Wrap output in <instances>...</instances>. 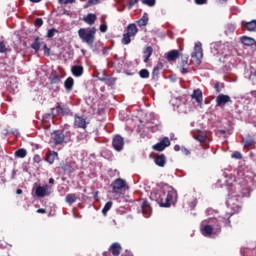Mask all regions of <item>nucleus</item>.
I'll return each instance as SVG.
<instances>
[{
  "mask_svg": "<svg viewBox=\"0 0 256 256\" xmlns=\"http://www.w3.org/2000/svg\"><path fill=\"white\" fill-rule=\"evenodd\" d=\"M151 199H155L156 203L160 207H171L177 203V191L173 187L167 190H159L158 192L151 194Z\"/></svg>",
  "mask_w": 256,
  "mask_h": 256,
  "instance_id": "obj_1",
  "label": "nucleus"
},
{
  "mask_svg": "<svg viewBox=\"0 0 256 256\" xmlns=\"http://www.w3.org/2000/svg\"><path fill=\"white\" fill-rule=\"evenodd\" d=\"M96 32L97 30L95 28H81L78 30V35L83 43H86L89 47H93Z\"/></svg>",
  "mask_w": 256,
  "mask_h": 256,
  "instance_id": "obj_2",
  "label": "nucleus"
},
{
  "mask_svg": "<svg viewBox=\"0 0 256 256\" xmlns=\"http://www.w3.org/2000/svg\"><path fill=\"white\" fill-rule=\"evenodd\" d=\"M52 117H57V115H61V117H67L71 115V108L63 102H58L55 108L51 109Z\"/></svg>",
  "mask_w": 256,
  "mask_h": 256,
  "instance_id": "obj_3",
  "label": "nucleus"
},
{
  "mask_svg": "<svg viewBox=\"0 0 256 256\" xmlns=\"http://www.w3.org/2000/svg\"><path fill=\"white\" fill-rule=\"evenodd\" d=\"M201 59H203V44L197 42L194 46V51L191 54V63H194V65H201Z\"/></svg>",
  "mask_w": 256,
  "mask_h": 256,
  "instance_id": "obj_4",
  "label": "nucleus"
},
{
  "mask_svg": "<svg viewBox=\"0 0 256 256\" xmlns=\"http://www.w3.org/2000/svg\"><path fill=\"white\" fill-rule=\"evenodd\" d=\"M202 235L204 237H211V235H219L221 233V225H204L201 229Z\"/></svg>",
  "mask_w": 256,
  "mask_h": 256,
  "instance_id": "obj_5",
  "label": "nucleus"
},
{
  "mask_svg": "<svg viewBox=\"0 0 256 256\" xmlns=\"http://www.w3.org/2000/svg\"><path fill=\"white\" fill-rule=\"evenodd\" d=\"M112 146L115 151L121 152L123 151L125 147V138H123L121 135L116 134L112 138Z\"/></svg>",
  "mask_w": 256,
  "mask_h": 256,
  "instance_id": "obj_6",
  "label": "nucleus"
},
{
  "mask_svg": "<svg viewBox=\"0 0 256 256\" xmlns=\"http://www.w3.org/2000/svg\"><path fill=\"white\" fill-rule=\"evenodd\" d=\"M231 217H233V213H227L225 216L212 219V223H216V225H220V227L221 224H223L224 227H231Z\"/></svg>",
  "mask_w": 256,
  "mask_h": 256,
  "instance_id": "obj_7",
  "label": "nucleus"
},
{
  "mask_svg": "<svg viewBox=\"0 0 256 256\" xmlns=\"http://www.w3.org/2000/svg\"><path fill=\"white\" fill-rule=\"evenodd\" d=\"M189 55L181 54L178 61V67L181 73H189Z\"/></svg>",
  "mask_w": 256,
  "mask_h": 256,
  "instance_id": "obj_8",
  "label": "nucleus"
},
{
  "mask_svg": "<svg viewBox=\"0 0 256 256\" xmlns=\"http://www.w3.org/2000/svg\"><path fill=\"white\" fill-rule=\"evenodd\" d=\"M122 249L123 248L121 247V244H119V242H115V243L111 244L108 251L103 252V256H111V254L113 256H119V255H121Z\"/></svg>",
  "mask_w": 256,
  "mask_h": 256,
  "instance_id": "obj_9",
  "label": "nucleus"
},
{
  "mask_svg": "<svg viewBox=\"0 0 256 256\" xmlns=\"http://www.w3.org/2000/svg\"><path fill=\"white\" fill-rule=\"evenodd\" d=\"M88 124H89V121H87V118H83V116H79V114L74 115L75 129H87Z\"/></svg>",
  "mask_w": 256,
  "mask_h": 256,
  "instance_id": "obj_10",
  "label": "nucleus"
},
{
  "mask_svg": "<svg viewBox=\"0 0 256 256\" xmlns=\"http://www.w3.org/2000/svg\"><path fill=\"white\" fill-rule=\"evenodd\" d=\"M36 197H48L51 195V186L45 184L43 186H37L35 189Z\"/></svg>",
  "mask_w": 256,
  "mask_h": 256,
  "instance_id": "obj_11",
  "label": "nucleus"
},
{
  "mask_svg": "<svg viewBox=\"0 0 256 256\" xmlns=\"http://www.w3.org/2000/svg\"><path fill=\"white\" fill-rule=\"evenodd\" d=\"M226 103H233L231 97L229 95L220 94L216 97V106L217 107H225Z\"/></svg>",
  "mask_w": 256,
  "mask_h": 256,
  "instance_id": "obj_12",
  "label": "nucleus"
},
{
  "mask_svg": "<svg viewBox=\"0 0 256 256\" xmlns=\"http://www.w3.org/2000/svg\"><path fill=\"white\" fill-rule=\"evenodd\" d=\"M52 135V140L55 145H63V143H65V134H63L61 130H55Z\"/></svg>",
  "mask_w": 256,
  "mask_h": 256,
  "instance_id": "obj_13",
  "label": "nucleus"
},
{
  "mask_svg": "<svg viewBox=\"0 0 256 256\" xmlns=\"http://www.w3.org/2000/svg\"><path fill=\"white\" fill-rule=\"evenodd\" d=\"M171 145V141L168 137H164L160 142L153 146L154 151H165L167 147Z\"/></svg>",
  "mask_w": 256,
  "mask_h": 256,
  "instance_id": "obj_14",
  "label": "nucleus"
},
{
  "mask_svg": "<svg viewBox=\"0 0 256 256\" xmlns=\"http://www.w3.org/2000/svg\"><path fill=\"white\" fill-rule=\"evenodd\" d=\"M99 81H103L105 85H108V87H115V83H117V78L107 76V74L103 73V77L99 78Z\"/></svg>",
  "mask_w": 256,
  "mask_h": 256,
  "instance_id": "obj_15",
  "label": "nucleus"
},
{
  "mask_svg": "<svg viewBox=\"0 0 256 256\" xmlns=\"http://www.w3.org/2000/svg\"><path fill=\"white\" fill-rule=\"evenodd\" d=\"M181 53L179 52V50H171L168 53H166V59L169 63H171L172 61H176L181 57Z\"/></svg>",
  "mask_w": 256,
  "mask_h": 256,
  "instance_id": "obj_16",
  "label": "nucleus"
},
{
  "mask_svg": "<svg viewBox=\"0 0 256 256\" xmlns=\"http://www.w3.org/2000/svg\"><path fill=\"white\" fill-rule=\"evenodd\" d=\"M154 163L158 167H165L167 164V157H165V154H157L154 158Z\"/></svg>",
  "mask_w": 256,
  "mask_h": 256,
  "instance_id": "obj_17",
  "label": "nucleus"
},
{
  "mask_svg": "<svg viewBox=\"0 0 256 256\" xmlns=\"http://www.w3.org/2000/svg\"><path fill=\"white\" fill-rule=\"evenodd\" d=\"M126 183L125 180L118 178L113 183V193H119L121 189H124Z\"/></svg>",
  "mask_w": 256,
  "mask_h": 256,
  "instance_id": "obj_18",
  "label": "nucleus"
},
{
  "mask_svg": "<svg viewBox=\"0 0 256 256\" xmlns=\"http://www.w3.org/2000/svg\"><path fill=\"white\" fill-rule=\"evenodd\" d=\"M141 210L143 215H146L147 217H149V215H151L153 209L151 208V204L149 203V201L147 200H143L142 204H141Z\"/></svg>",
  "mask_w": 256,
  "mask_h": 256,
  "instance_id": "obj_19",
  "label": "nucleus"
},
{
  "mask_svg": "<svg viewBox=\"0 0 256 256\" xmlns=\"http://www.w3.org/2000/svg\"><path fill=\"white\" fill-rule=\"evenodd\" d=\"M192 99H195L198 105H203V92L201 89H195L191 95Z\"/></svg>",
  "mask_w": 256,
  "mask_h": 256,
  "instance_id": "obj_20",
  "label": "nucleus"
},
{
  "mask_svg": "<svg viewBox=\"0 0 256 256\" xmlns=\"http://www.w3.org/2000/svg\"><path fill=\"white\" fill-rule=\"evenodd\" d=\"M139 33V29L137 28V24L132 23L129 24L126 28V34L130 35V37H135Z\"/></svg>",
  "mask_w": 256,
  "mask_h": 256,
  "instance_id": "obj_21",
  "label": "nucleus"
},
{
  "mask_svg": "<svg viewBox=\"0 0 256 256\" xmlns=\"http://www.w3.org/2000/svg\"><path fill=\"white\" fill-rule=\"evenodd\" d=\"M60 169L63 171L64 175H71V173L75 172V168L65 162L60 164Z\"/></svg>",
  "mask_w": 256,
  "mask_h": 256,
  "instance_id": "obj_22",
  "label": "nucleus"
},
{
  "mask_svg": "<svg viewBox=\"0 0 256 256\" xmlns=\"http://www.w3.org/2000/svg\"><path fill=\"white\" fill-rule=\"evenodd\" d=\"M163 69V63L159 62L152 70V79H154V81H157V79H159V73L160 71Z\"/></svg>",
  "mask_w": 256,
  "mask_h": 256,
  "instance_id": "obj_23",
  "label": "nucleus"
},
{
  "mask_svg": "<svg viewBox=\"0 0 256 256\" xmlns=\"http://www.w3.org/2000/svg\"><path fill=\"white\" fill-rule=\"evenodd\" d=\"M240 41L242 45H246L247 47H252V45H255V39L249 36H242L240 38Z\"/></svg>",
  "mask_w": 256,
  "mask_h": 256,
  "instance_id": "obj_24",
  "label": "nucleus"
},
{
  "mask_svg": "<svg viewBox=\"0 0 256 256\" xmlns=\"http://www.w3.org/2000/svg\"><path fill=\"white\" fill-rule=\"evenodd\" d=\"M243 143L245 149H251V147H255L256 145L255 139L251 136H247L245 139H243Z\"/></svg>",
  "mask_w": 256,
  "mask_h": 256,
  "instance_id": "obj_25",
  "label": "nucleus"
},
{
  "mask_svg": "<svg viewBox=\"0 0 256 256\" xmlns=\"http://www.w3.org/2000/svg\"><path fill=\"white\" fill-rule=\"evenodd\" d=\"M84 23H87V25H94L97 21V15L93 13H89L87 16L83 18Z\"/></svg>",
  "mask_w": 256,
  "mask_h": 256,
  "instance_id": "obj_26",
  "label": "nucleus"
},
{
  "mask_svg": "<svg viewBox=\"0 0 256 256\" xmlns=\"http://www.w3.org/2000/svg\"><path fill=\"white\" fill-rule=\"evenodd\" d=\"M71 71L74 77H81V75H83L84 69H83V66L74 65L72 66Z\"/></svg>",
  "mask_w": 256,
  "mask_h": 256,
  "instance_id": "obj_27",
  "label": "nucleus"
},
{
  "mask_svg": "<svg viewBox=\"0 0 256 256\" xmlns=\"http://www.w3.org/2000/svg\"><path fill=\"white\" fill-rule=\"evenodd\" d=\"M242 27H246L247 31H256V20L250 22L242 21Z\"/></svg>",
  "mask_w": 256,
  "mask_h": 256,
  "instance_id": "obj_28",
  "label": "nucleus"
},
{
  "mask_svg": "<svg viewBox=\"0 0 256 256\" xmlns=\"http://www.w3.org/2000/svg\"><path fill=\"white\" fill-rule=\"evenodd\" d=\"M151 55H153V47L147 46L146 49L143 51L144 63H149Z\"/></svg>",
  "mask_w": 256,
  "mask_h": 256,
  "instance_id": "obj_29",
  "label": "nucleus"
},
{
  "mask_svg": "<svg viewBox=\"0 0 256 256\" xmlns=\"http://www.w3.org/2000/svg\"><path fill=\"white\" fill-rule=\"evenodd\" d=\"M41 39L39 36H36L34 42L31 44V48L34 49L35 53H39V49H41Z\"/></svg>",
  "mask_w": 256,
  "mask_h": 256,
  "instance_id": "obj_30",
  "label": "nucleus"
},
{
  "mask_svg": "<svg viewBox=\"0 0 256 256\" xmlns=\"http://www.w3.org/2000/svg\"><path fill=\"white\" fill-rule=\"evenodd\" d=\"M73 85H75V80L73 79V77H68L64 81V87L66 91H73Z\"/></svg>",
  "mask_w": 256,
  "mask_h": 256,
  "instance_id": "obj_31",
  "label": "nucleus"
},
{
  "mask_svg": "<svg viewBox=\"0 0 256 256\" xmlns=\"http://www.w3.org/2000/svg\"><path fill=\"white\" fill-rule=\"evenodd\" d=\"M51 85H57L61 83V79L59 78V75L57 74V71H52L51 78H50Z\"/></svg>",
  "mask_w": 256,
  "mask_h": 256,
  "instance_id": "obj_32",
  "label": "nucleus"
},
{
  "mask_svg": "<svg viewBox=\"0 0 256 256\" xmlns=\"http://www.w3.org/2000/svg\"><path fill=\"white\" fill-rule=\"evenodd\" d=\"M57 155V152L48 151V153L46 154L47 163H50V165L55 163V158L57 157Z\"/></svg>",
  "mask_w": 256,
  "mask_h": 256,
  "instance_id": "obj_33",
  "label": "nucleus"
},
{
  "mask_svg": "<svg viewBox=\"0 0 256 256\" xmlns=\"http://www.w3.org/2000/svg\"><path fill=\"white\" fill-rule=\"evenodd\" d=\"M65 201L66 203H68V205H73V203H75L77 201V194H67L65 197Z\"/></svg>",
  "mask_w": 256,
  "mask_h": 256,
  "instance_id": "obj_34",
  "label": "nucleus"
},
{
  "mask_svg": "<svg viewBox=\"0 0 256 256\" xmlns=\"http://www.w3.org/2000/svg\"><path fill=\"white\" fill-rule=\"evenodd\" d=\"M15 157L18 159H25L27 157V150L25 148H20L14 153Z\"/></svg>",
  "mask_w": 256,
  "mask_h": 256,
  "instance_id": "obj_35",
  "label": "nucleus"
},
{
  "mask_svg": "<svg viewBox=\"0 0 256 256\" xmlns=\"http://www.w3.org/2000/svg\"><path fill=\"white\" fill-rule=\"evenodd\" d=\"M147 23H149L147 14H144L143 17L137 21L138 27H146Z\"/></svg>",
  "mask_w": 256,
  "mask_h": 256,
  "instance_id": "obj_36",
  "label": "nucleus"
},
{
  "mask_svg": "<svg viewBox=\"0 0 256 256\" xmlns=\"http://www.w3.org/2000/svg\"><path fill=\"white\" fill-rule=\"evenodd\" d=\"M111 207H113V202L112 201H108L103 209H102V214L104 215V217H107V213H109V211H111Z\"/></svg>",
  "mask_w": 256,
  "mask_h": 256,
  "instance_id": "obj_37",
  "label": "nucleus"
},
{
  "mask_svg": "<svg viewBox=\"0 0 256 256\" xmlns=\"http://www.w3.org/2000/svg\"><path fill=\"white\" fill-rule=\"evenodd\" d=\"M131 37L133 36L127 33L123 34L122 40H121L122 45H129V43H131Z\"/></svg>",
  "mask_w": 256,
  "mask_h": 256,
  "instance_id": "obj_38",
  "label": "nucleus"
},
{
  "mask_svg": "<svg viewBox=\"0 0 256 256\" xmlns=\"http://www.w3.org/2000/svg\"><path fill=\"white\" fill-rule=\"evenodd\" d=\"M194 139L196 141H199V143H205V141H207V135H205V134H195Z\"/></svg>",
  "mask_w": 256,
  "mask_h": 256,
  "instance_id": "obj_39",
  "label": "nucleus"
},
{
  "mask_svg": "<svg viewBox=\"0 0 256 256\" xmlns=\"http://www.w3.org/2000/svg\"><path fill=\"white\" fill-rule=\"evenodd\" d=\"M227 203L228 205H236L237 207H239V205H237L239 203V200H237V197L235 196H229L227 198Z\"/></svg>",
  "mask_w": 256,
  "mask_h": 256,
  "instance_id": "obj_40",
  "label": "nucleus"
},
{
  "mask_svg": "<svg viewBox=\"0 0 256 256\" xmlns=\"http://www.w3.org/2000/svg\"><path fill=\"white\" fill-rule=\"evenodd\" d=\"M59 33V30L55 29V28H52L50 30H48L47 32V39H52V37H55V34Z\"/></svg>",
  "mask_w": 256,
  "mask_h": 256,
  "instance_id": "obj_41",
  "label": "nucleus"
},
{
  "mask_svg": "<svg viewBox=\"0 0 256 256\" xmlns=\"http://www.w3.org/2000/svg\"><path fill=\"white\" fill-rule=\"evenodd\" d=\"M139 76L141 77V79H149V70L147 69L140 70Z\"/></svg>",
  "mask_w": 256,
  "mask_h": 256,
  "instance_id": "obj_42",
  "label": "nucleus"
},
{
  "mask_svg": "<svg viewBox=\"0 0 256 256\" xmlns=\"http://www.w3.org/2000/svg\"><path fill=\"white\" fill-rule=\"evenodd\" d=\"M225 88V84L221 83V82H216L214 85V89L216 91V93H221V90Z\"/></svg>",
  "mask_w": 256,
  "mask_h": 256,
  "instance_id": "obj_43",
  "label": "nucleus"
},
{
  "mask_svg": "<svg viewBox=\"0 0 256 256\" xmlns=\"http://www.w3.org/2000/svg\"><path fill=\"white\" fill-rule=\"evenodd\" d=\"M43 51L46 57H49V55H51V49L47 46V44L43 45Z\"/></svg>",
  "mask_w": 256,
  "mask_h": 256,
  "instance_id": "obj_44",
  "label": "nucleus"
},
{
  "mask_svg": "<svg viewBox=\"0 0 256 256\" xmlns=\"http://www.w3.org/2000/svg\"><path fill=\"white\" fill-rule=\"evenodd\" d=\"M35 27H43V18H36L34 22Z\"/></svg>",
  "mask_w": 256,
  "mask_h": 256,
  "instance_id": "obj_45",
  "label": "nucleus"
},
{
  "mask_svg": "<svg viewBox=\"0 0 256 256\" xmlns=\"http://www.w3.org/2000/svg\"><path fill=\"white\" fill-rule=\"evenodd\" d=\"M232 159H243V155L241 154V152L235 151V152L232 154Z\"/></svg>",
  "mask_w": 256,
  "mask_h": 256,
  "instance_id": "obj_46",
  "label": "nucleus"
},
{
  "mask_svg": "<svg viewBox=\"0 0 256 256\" xmlns=\"http://www.w3.org/2000/svg\"><path fill=\"white\" fill-rule=\"evenodd\" d=\"M144 5H148V7H153L155 5V0H142Z\"/></svg>",
  "mask_w": 256,
  "mask_h": 256,
  "instance_id": "obj_47",
  "label": "nucleus"
},
{
  "mask_svg": "<svg viewBox=\"0 0 256 256\" xmlns=\"http://www.w3.org/2000/svg\"><path fill=\"white\" fill-rule=\"evenodd\" d=\"M0 53H7V47L3 41H0Z\"/></svg>",
  "mask_w": 256,
  "mask_h": 256,
  "instance_id": "obj_48",
  "label": "nucleus"
},
{
  "mask_svg": "<svg viewBox=\"0 0 256 256\" xmlns=\"http://www.w3.org/2000/svg\"><path fill=\"white\" fill-rule=\"evenodd\" d=\"M60 5H69V3H75V0H58Z\"/></svg>",
  "mask_w": 256,
  "mask_h": 256,
  "instance_id": "obj_49",
  "label": "nucleus"
},
{
  "mask_svg": "<svg viewBox=\"0 0 256 256\" xmlns=\"http://www.w3.org/2000/svg\"><path fill=\"white\" fill-rule=\"evenodd\" d=\"M129 3V9H132L134 5H137L139 3V0H128Z\"/></svg>",
  "mask_w": 256,
  "mask_h": 256,
  "instance_id": "obj_50",
  "label": "nucleus"
},
{
  "mask_svg": "<svg viewBox=\"0 0 256 256\" xmlns=\"http://www.w3.org/2000/svg\"><path fill=\"white\" fill-rule=\"evenodd\" d=\"M34 163H41V156L39 154H35L33 157Z\"/></svg>",
  "mask_w": 256,
  "mask_h": 256,
  "instance_id": "obj_51",
  "label": "nucleus"
},
{
  "mask_svg": "<svg viewBox=\"0 0 256 256\" xmlns=\"http://www.w3.org/2000/svg\"><path fill=\"white\" fill-rule=\"evenodd\" d=\"M101 0H88V5H99Z\"/></svg>",
  "mask_w": 256,
  "mask_h": 256,
  "instance_id": "obj_52",
  "label": "nucleus"
},
{
  "mask_svg": "<svg viewBox=\"0 0 256 256\" xmlns=\"http://www.w3.org/2000/svg\"><path fill=\"white\" fill-rule=\"evenodd\" d=\"M100 31L101 33H107V24H101Z\"/></svg>",
  "mask_w": 256,
  "mask_h": 256,
  "instance_id": "obj_53",
  "label": "nucleus"
},
{
  "mask_svg": "<svg viewBox=\"0 0 256 256\" xmlns=\"http://www.w3.org/2000/svg\"><path fill=\"white\" fill-rule=\"evenodd\" d=\"M196 5H205L207 0H195Z\"/></svg>",
  "mask_w": 256,
  "mask_h": 256,
  "instance_id": "obj_54",
  "label": "nucleus"
},
{
  "mask_svg": "<svg viewBox=\"0 0 256 256\" xmlns=\"http://www.w3.org/2000/svg\"><path fill=\"white\" fill-rule=\"evenodd\" d=\"M36 213H40V214H45V213H47V210H45V208H39L37 211H36Z\"/></svg>",
  "mask_w": 256,
  "mask_h": 256,
  "instance_id": "obj_55",
  "label": "nucleus"
},
{
  "mask_svg": "<svg viewBox=\"0 0 256 256\" xmlns=\"http://www.w3.org/2000/svg\"><path fill=\"white\" fill-rule=\"evenodd\" d=\"M228 29L233 32V31H235V26L234 25H229Z\"/></svg>",
  "mask_w": 256,
  "mask_h": 256,
  "instance_id": "obj_56",
  "label": "nucleus"
},
{
  "mask_svg": "<svg viewBox=\"0 0 256 256\" xmlns=\"http://www.w3.org/2000/svg\"><path fill=\"white\" fill-rule=\"evenodd\" d=\"M180 150H181V146H179V145L174 146V151H180Z\"/></svg>",
  "mask_w": 256,
  "mask_h": 256,
  "instance_id": "obj_57",
  "label": "nucleus"
},
{
  "mask_svg": "<svg viewBox=\"0 0 256 256\" xmlns=\"http://www.w3.org/2000/svg\"><path fill=\"white\" fill-rule=\"evenodd\" d=\"M16 194H17V195H23V190L17 189V190H16Z\"/></svg>",
  "mask_w": 256,
  "mask_h": 256,
  "instance_id": "obj_58",
  "label": "nucleus"
},
{
  "mask_svg": "<svg viewBox=\"0 0 256 256\" xmlns=\"http://www.w3.org/2000/svg\"><path fill=\"white\" fill-rule=\"evenodd\" d=\"M218 133H220V135H225V133H227L226 130H218Z\"/></svg>",
  "mask_w": 256,
  "mask_h": 256,
  "instance_id": "obj_59",
  "label": "nucleus"
},
{
  "mask_svg": "<svg viewBox=\"0 0 256 256\" xmlns=\"http://www.w3.org/2000/svg\"><path fill=\"white\" fill-rule=\"evenodd\" d=\"M182 152L186 155H189V151L186 148H182Z\"/></svg>",
  "mask_w": 256,
  "mask_h": 256,
  "instance_id": "obj_60",
  "label": "nucleus"
},
{
  "mask_svg": "<svg viewBox=\"0 0 256 256\" xmlns=\"http://www.w3.org/2000/svg\"><path fill=\"white\" fill-rule=\"evenodd\" d=\"M48 183H50V185H53V183H55V179L50 178V179L48 180Z\"/></svg>",
  "mask_w": 256,
  "mask_h": 256,
  "instance_id": "obj_61",
  "label": "nucleus"
},
{
  "mask_svg": "<svg viewBox=\"0 0 256 256\" xmlns=\"http://www.w3.org/2000/svg\"><path fill=\"white\" fill-rule=\"evenodd\" d=\"M31 3H41L42 0H29Z\"/></svg>",
  "mask_w": 256,
  "mask_h": 256,
  "instance_id": "obj_62",
  "label": "nucleus"
},
{
  "mask_svg": "<svg viewBox=\"0 0 256 256\" xmlns=\"http://www.w3.org/2000/svg\"><path fill=\"white\" fill-rule=\"evenodd\" d=\"M83 55H85V50H82Z\"/></svg>",
  "mask_w": 256,
  "mask_h": 256,
  "instance_id": "obj_63",
  "label": "nucleus"
}]
</instances>
